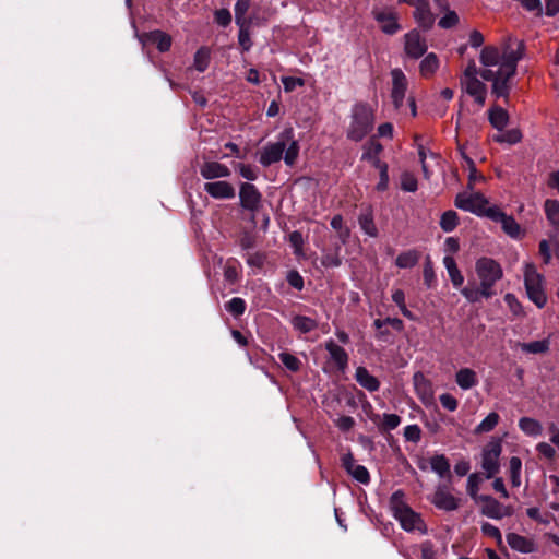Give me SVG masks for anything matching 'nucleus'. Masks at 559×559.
I'll return each mask as SVG.
<instances>
[{"label": "nucleus", "mask_w": 559, "mask_h": 559, "mask_svg": "<svg viewBox=\"0 0 559 559\" xmlns=\"http://www.w3.org/2000/svg\"><path fill=\"white\" fill-rule=\"evenodd\" d=\"M419 549L421 559H437V550L432 542L424 540L419 545Z\"/></svg>", "instance_id": "obj_58"}, {"label": "nucleus", "mask_w": 559, "mask_h": 559, "mask_svg": "<svg viewBox=\"0 0 559 559\" xmlns=\"http://www.w3.org/2000/svg\"><path fill=\"white\" fill-rule=\"evenodd\" d=\"M383 151L382 144L376 140L374 138H371L365 145H364V153L361 155V159H373L377 156H380V154Z\"/></svg>", "instance_id": "obj_42"}, {"label": "nucleus", "mask_w": 559, "mask_h": 559, "mask_svg": "<svg viewBox=\"0 0 559 559\" xmlns=\"http://www.w3.org/2000/svg\"><path fill=\"white\" fill-rule=\"evenodd\" d=\"M508 545L515 551L522 554H531L536 550V544L532 538L520 535L518 533H508L507 536Z\"/></svg>", "instance_id": "obj_20"}, {"label": "nucleus", "mask_w": 559, "mask_h": 559, "mask_svg": "<svg viewBox=\"0 0 559 559\" xmlns=\"http://www.w3.org/2000/svg\"><path fill=\"white\" fill-rule=\"evenodd\" d=\"M440 227L445 233L453 231L460 224V217L453 210H448L440 217Z\"/></svg>", "instance_id": "obj_34"}, {"label": "nucleus", "mask_w": 559, "mask_h": 559, "mask_svg": "<svg viewBox=\"0 0 559 559\" xmlns=\"http://www.w3.org/2000/svg\"><path fill=\"white\" fill-rule=\"evenodd\" d=\"M550 481L554 484L551 493L554 501L550 502V508L555 511H559V476L551 475Z\"/></svg>", "instance_id": "obj_64"}, {"label": "nucleus", "mask_w": 559, "mask_h": 559, "mask_svg": "<svg viewBox=\"0 0 559 559\" xmlns=\"http://www.w3.org/2000/svg\"><path fill=\"white\" fill-rule=\"evenodd\" d=\"M321 264L324 267H337L342 264V257L340 254V247L333 251H326L322 254Z\"/></svg>", "instance_id": "obj_48"}, {"label": "nucleus", "mask_w": 559, "mask_h": 559, "mask_svg": "<svg viewBox=\"0 0 559 559\" xmlns=\"http://www.w3.org/2000/svg\"><path fill=\"white\" fill-rule=\"evenodd\" d=\"M547 219L556 228L559 229V201L547 199L544 204Z\"/></svg>", "instance_id": "obj_35"}, {"label": "nucleus", "mask_w": 559, "mask_h": 559, "mask_svg": "<svg viewBox=\"0 0 559 559\" xmlns=\"http://www.w3.org/2000/svg\"><path fill=\"white\" fill-rule=\"evenodd\" d=\"M200 175L206 180H213L230 176V169L218 162H204L200 166Z\"/></svg>", "instance_id": "obj_19"}, {"label": "nucleus", "mask_w": 559, "mask_h": 559, "mask_svg": "<svg viewBox=\"0 0 559 559\" xmlns=\"http://www.w3.org/2000/svg\"><path fill=\"white\" fill-rule=\"evenodd\" d=\"M476 502L480 506V513L487 518L501 520L514 513L512 506H503L496 498L489 495H481Z\"/></svg>", "instance_id": "obj_9"}, {"label": "nucleus", "mask_w": 559, "mask_h": 559, "mask_svg": "<svg viewBox=\"0 0 559 559\" xmlns=\"http://www.w3.org/2000/svg\"><path fill=\"white\" fill-rule=\"evenodd\" d=\"M519 347L528 354H545L549 350V341H533L530 343H519Z\"/></svg>", "instance_id": "obj_38"}, {"label": "nucleus", "mask_w": 559, "mask_h": 559, "mask_svg": "<svg viewBox=\"0 0 559 559\" xmlns=\"http://www.w3.org/2000/svg\"><path fill=\"white\" fill-rule=\"evenodd\" d=\"M239 199L242 209L254 213L261 206L262 194L254 185L243 182L240 185Z\"/></svg>", "instance_id": "obj_11"}, {"label": "nucleus", "mask_w": 559, "mask_h": 559, "mask_svg": "<svg viewBox=\"0 0 559 559\" xmlns=\"http://www.w3.org/2000/svg\"><path fill=\"white\" fill-rule=\"evenodd\" d=\"M428 49L426 38L414 28L404 35V51L405 55L414 60L421 58Z\"/></svg>", "instance_id": "obj_10"}, {"label": "nucleus", "mask_w": 559, "mask_h": 559, "mask_svg": "<svg viewBox=\"0 0 559 559\" xmlns=\"http://www.w3.org/2000/svg\"><path fill=\"white\" fill-rule=\"evenodd\" d=\"M374 127V110L367 103H357L353 106L350 122L346 131L348 140L360 142Z\"/></svg>", "instance_id": "obj_4"}, {"label": "nucleus", "mask_w": 559, "mask_h": 559, "mask_svg": "<svg viewBox=\"0 0 559 559\" xmlns=\"http://www.w3.org/2000/svg\"><path fill=\"white\" fill-rule=\"evenodd\" d=\"M423 277H424V283L427 285V287L430 288L435 285L436 274H435L432 261L429 255L426 258L425 263H424Z\"/></svg>", "instance_id": "obj_52"}, {"label": "nucleus", "mask_w": 559, "mask_h": 559, "mask_svg": "<svg viewBox=\"0 0 559 559\" xmlns=\"http://www.w3.org/2000/svg\"><path fill=\"white\" fill-rule=\"evenodd\" d=\"M358 223H359L361 230L366 235L373 237V238L378 237L379 231H378V228L374 223L373 211H372L371 206H367L360 212V214L358 216Z\"/></svg>", "instance_id": "obj_24"}, {"label": "nucleus", "mask_w": 559, "mask_h": 559, "mask_svg": "<svg viewBox=\"0 0 559 559\" xmlns=\"http://www.w3.org/2000/svg\"><path fill=\"white\" fill-rule=\"evenodd\" d=\"M292 325L302 334L309 333L318 328V322L306 316L297 314L292 319Z\"/></svg>", "instance_id": "obj_32"}, {"label": "nucleus", "mask_w": 559, "mask_h": 559, "mask_svg": "<svg viewBox=\"0 0 559 559\" xmlns=\"http://www.w3.org/2000/svg\"><path fill=\"white\" fill-rule=\"evenodd\" d=\"M371 14L384 34L394 35L401 29L399 23L400 15L394 7L376 4L372 8Z\"/></svg>", "instance_id": "obj_8"}, {"label": "nucleus", "mask_w": 559, "mask_h": 559, "mask_svg": "<svg viewBox=\"0 0 559 559\" xmlns=\"http://www.w3.org/2000/svg\"><path fill=\"white\" fill-rule=\"evenodd\" d=\"M331 226L333 229L337 231L338 238L341 239L342 243H346L350 236V230L347 226L344 225V219L341 214L333 216V218L331 219Z\"/></svg>", "instance_id": "obj_45"}, {"label": "nucleus", "mask_w": 559, "mask_h": 559, "mask_svg": "<svg viewBox=\"0 0 559 559\" xmlns=\"http://www.w3.org/2000/svg\"><path fill=\"white\" fill-rule=\"evenodd\" d=\"M504 301L506 304L508 305L510 311L519 317V316H523L524 312H523V308H522V305L521 302L518 300V298L515 297L514 294L512 293H508L506 294L504 296Z\"/></svg>", "instance_id": "obj_57"}, {"label": "nucleus", "mask_w": 559, "mask_h": 559, "mask_svg": "<svg viewBox=\"0 0 559 559\" xmlns=\"http://www.w3.org/2000/svg\"><path fill=\"white\" fill-rule=\"evenodd\" d=\"M299 155V144L297 141L293 140L287 148H285V155L283 156L284 162L288 166H293Z\"/></svg>", "instance_id": "obj_56"}, {"label": "nucleus", "mask_w": 559, "mask_h": 559, "mask_svg": "<svg viewBox=\"0 0 559 559\" xmlns=\"http://www.w3.org/2000/svg\"><path fill=\"white\" fill-rule=\"evenodd\" d=\"M521 469H522V461L518 456H512L509 461V477L511 480L512 487L521 486Z\"/></svg>", "instance_id": "obj_39"}, {"label": "nucleus", "mask_w": 559, "mask_h": 559, "mask_svg": "<svg viewBox=\"0 0 559 559\" xmlns=\"http://www.w3.org/2000/svg\"><path fill=\"white\" fill-rule=\"evenodd\" d=\"M481 532L484 535L495 538L499 545L502 543V534L497 526L486 522L481 525Z\"/></svg>", "instance_id": "obj_61"}, {"label": "nucleus", "mask_w": 559, "mask_h": 559, "mask_svg": "<svg viewBox=\"0 0 559 559\" xmlns=\"http://www.w3.org/2000/svg\"><path fill=\"white\" fill-rule=\"evenodd\" d=\"M415 11L413 16L424 31H429L435 24V14L430 10L428 0H416L413 4Z\"/></svg>", "instance_id": "obj_15"}, {"label": "nucleus", "mask_w": 559, "mask_h": 559, "mask_svg": "<svg viewBox=\"0 0 559 559\" xmlns=\"http://www.w3.org/2000/svg\"><path fill=\"white\" fill-rule=\"evenodd\" d=\"M401 188L407 192H415L418 189L417 178L414 174L405 171L401 176Z\"/></svg>", "instance_id": "obj_54"}, {"label": "nucleus", "mask_w": 559, "mask_h": 559, "mask_svg": "<svg viewBox=\"0 0 559 559\" xmlns=\"http://www.w3.org/2000/svg\"><path fill=\"white\" fill-rule=\"evenodd\" d=\"M463 90L474 98L478 106H484L487 96V86L477 78L461 80Z\"/></svg>", "instance_id": "obj_17"}, {"label": "nucleus", "mask_w": 559, "mask_h": 559, "mask_svg": "<svg viewBox=\"0 0 559 559\" xmlns=\"http://www.w3.org/2000/svg\"><path fill=\"white\" fill-rule=\"evenodd\" d=\"M483 481L481 476L478 473H473L468 476L467 479V493L471 496V498L477 502L479 497L481 495H478L479 486Z\"/></svg>", "instance_id": "obj_47"}, {"label": "nucleus", "mask_w": 559, "mask_h": 559, "mask_svg": "<svg viewBox=\"0 0 559 559\" xmlns=\"http://www.w3.org/2000/svg\"><path fill=\"white\" fill-rule=\"evenodd\" d=\"M502 452L501 438H492L481 451V468L486 478L495 477L500 471V455Z\"/></svg>", "instance_id": "obj_7"}, {"label": "nucleus", "mask_w": 559, "mask_h": 559, "mask_svg": "<svg viewBox=\"0 0 559 559\" xmlns=\"http://www.w3.org/2000/svg\"><path fill=\"white\" fill-rule=\"evenodd\" d=\"M211 61V49L206 46H202L197 50L193 57V68L199 72H204Z\"/></svg>", "instance_id": "obj_33"}, {"label": "nucleus", "mask_w": 559, "mask_h": 559, "mask_svg": "<svg viewBox=\"0 0 559 559\" xmlns=\"http://www.w3.org/2000/svg\"><path fill=\"white\" fill-rule=\"evenodd\" d=\"M392 300L397 305L402 314L408 319H414L413 313L408 310L405 304V294L402 289H396L392 294Z\"/></svg>", "instance_id": "obj_53"}, {"label": "nucleus", "mask_w": 559, "mask_h": 559, "mask_svg": "<svg viewBox=\"0 0 559 559\" xmlns=\"http://www.w3.org/2000/svg\"><path fill=\"white\" fill-rule=\"evenodd\" d=\"M226 310L235 318L242 316L246 311V302L240 297H234L226 304Z\"/></svg>", "instance_id": "obj_51"}, {"label": "nucleus", "mask_w": 559, "mask_h": 559, "mask_svg": "<svg viewBox=\"0 0 559 559\" xmlns=\"http://www.w3.org/2000/svg\"><path fill=\"white\" fill-rule=\"evenodd\" d=\"M239 270L240 263L234 258L228 259L224 267L225 280L231 284L236 283L239 280Z\"/></svg>", "instance_id": "obj_43"}, {"label": "nucleus", "mask_w": 559, "mask_h": 559, "mask_svg": "<svg viewBox=\"0 0 559 559\" xmlns=\"http://www.w3.org/2000/svg\"><path fill=\"white\" fill-rule=\"evenodd\" d=\"M401 420V417L396 414H383L381 423L378 424V429L381 433H385L397 428Z\"/></svg>", "instance_id": "obj_44"}, {"label": "nucleus", "mask_w": 559, "mask_h": 559, "mask_svg": "<svg viewBox=\"0 0 559 559\" xmlns=\"http://www.w3.org/2000/svg\"><path fill=\"white\" fill-rule=\"evenodd\" d=\"M280 359L285 368L292 372H298L301 369L302 364L300 359L290 353H281Z\"/></svg>", "instance_id": "obj_49"}, {"label": "nucleus", "mask_w": 559, "mask_h": 559, "mask_svg": "<svg viewBox=\"0 0 559 559\" xmlns=\"http://www.w3.org/2000/svg\"><path fill=\"white\" fill-rule=\"evenodd\" d=\"M499 421H500L499 414L496 412H491L487 415V417L479 425L476 426L474 433L481 435V433L490 432L496 428V426L499 424Z\"/></svg>", "instance_id": "obj_36"}, {"label": "nucleus", "mask_w": 559, "mask_h": 559, "mask_svg": "<svg viewBox=\"0 0 559 559\" xmlns=\"http://www.w3.org/2000/svg\"><path fill=\"white\" fill-rule=\"evenodd\" d=\"M251 0H237L235 4V20L236 24L251 22L246 17V14L250 8Z\"/></svg>", "instance_id": "obj_50"}, {"label": "nucleus", "mask_w": 559, "mask_h": 559, "mask_svg": "<svg viewBox=\"0 0 559 559\" xmlns=\"http://www.w3.org/2000/svg\"><path fill=\"white\" fill-rule=\"evenodd\" d=\"M523 134L520 129H510L501 134L493 136V141L497 143H508L510 145L518 144L522 141Z\"/></svg>", "instance_id": "obj_37"}, {"label": "nucleus", "mask_w": 559, "mask_h": 559, "mask_svg": "<svg viewBox=\"0 0 559 559\" xmlns=\"http://www.w3.org/2000/svg\"><path fill=\"white\" fill-rule=\"evenodd\" d=\"M390 510L394 519L406 532L417 531L420 534H427V525L420 513L414 511L406 502L405 493L396 490L390 497Z\"/></svg>", "instance_id": "obj_3"}, {"label": "nucleus", "mask_w": 559, "mask_h": 559, "mask_svg": "<svg viewBox=\"0 0 559 559\" xmlns=\"http://www.w3.org/2000/svg\"><path fill=\"white\" fill-rule=\"evenodd\" d=\"M430 466L433 472L443 477L450 473L449 460L443 454H436L430 459Z\"/></svg>", "instance_id": "obj_40"}, {"label": "nucleus", "mask_w": 559, "mask_h": 559, "mask_svg": "<svg viewBox=\"0 0 559 559\" xmlns=\"http://www.w3.org/2000/svg\"><path fill=\"white\" fill-rule=\"evenodd\" d=\"M414 386L417 396L423 403H428L433 399V388L429 379H427L421 372H416L413 377Z\"/></svg>", "instance_id": "obj_22"}, {"label": "nucleus", "mask_w": 559, "mask_h": 559, "mask_svg": "<svg viewBox=\"0 0 559 559\" xmlns=\"http://www.w3.org/2000/svg\"><path fill=\"white\" fill-rule=\"evenodd\" d=\"M454 205L457 209L487 218L490 211L496 210L497 207V205H489L488 199L480 192H475L471 194H467L465 192L457 193L454 199Z\"/></svg>", "instance_id": "obj_6"}, {"label": "nucleus", "mask_w": 559, "mask_h": 559, "mask_svg": "<svg viewBox=\"0 0 559 559\" xmlns=\"http://www.w3.org/2000/svg\"><path fill=\"white\" fill-rule=\"evenodd\" d=\"M515 48L509 43L502 51V62L497 71L485 69L480 76L485 81H492V94L504 98L508 103L512 88L511 80L516 74L518 62L523 58L525 45L522 40H515Z\"/></svg>", "instance_id": "obj_1"}, {"label": "nucleus", "mask_w": 559, "mask_h": 559, "mask_svg": "<svg viewBox=\"0 0 559 559\" xmlns=\"http://www.w3.org/2000/svg\"><path fill=\"white\" fill-rule=\"evenodd\" d=\"M286 143L284 141L269 143L261 152L259 159L261 165L269 167L272 164L280 162L283 158Z\"/></svg>", "instance_id": "obj_18"}, {"label": "nucleus", "mask_w": 559, "mask_h": 559, "mask_svg": "<svg viewBox=\"0 0 559 559\" xmlns=\"http://www.w3.org/2000/svg\"><path fill=\"white\" fill-rule=\"evenodd\" d=\"M325 349L329 352L331 360L338 371H345L348 366V354L346 350L337 345L333 340L325 343Z\"/></svg>", "instance_id": "obj_21"}, {"label": "nucleus", "mask_w": 559, "mask_h": 559, "mask_svg": "<svg viewBox=\"0 0 559 559\" xmlns=\"http://www.w3.org/2000/svg\"><path fill=\"white\" fill-rule=\"evenodd\" d=\"M480 62L486 67L501 64L502 52L493 46H486L480 52Z\"/></svg>", "instance_id": "obj_31"}, {"label": "nucleus", "mask_w": 559, "mask_h": 559, "mask_svg": "<svg viewBox=\"0 0 559 559\" xmlns=\"http://www.w3.org/2000/svg\"><path fill=\"white\" fill-rule=\"evenodd\" d=\"M421 253L416 249H411L404 252H401L396 260L395 265L400 269H409L415 266L420 260Z\"/></svg>", "instance_id": "obj_30"}, {"label": "nucleus", "mask_w": 559, "mask_h": 559, "mask_svg": "<svg viewBox=\"0 0 559 559\" xmlns=\"http://www.w3.org/2000/svg\"><path fill=\"white\" fill-rule=\"evenodd\" d=\"M509 118L508 111L500 106H492L488 110V120L490 124L499 131H502L507 127Z\"/></svg>", "instance_id": "obj_26"}, {"label": "nucleus", "mask_w": 559, "mask_h": 559, "mask_svg": "<svg viewBox=\"0 0 559 559\" xmlns=\"http://www.w3.org/2000/svg\"><path fill=\"white\" fill-rule=\"evenodd\" d=\"M355 379L364 389L369 392H376L380 389V381L364 366L356 368Z\"/></svg>", "instance_id": "obj_23"}, {"label": "nucleus", "mask_w": 559, "mask_h": 559, "mask_svg": "<svg viewBox=\"0 0 559 559\" xmlns=\"http://www.w3.org/2000/svg\"><path fill=\"white\" fill-rule=\"evenodd\" d=\"M475 273L478 284L469 282L461 289V294L472 304L492 298L497 294L496 284L503 278L501 264L489 257H481L476 260Z\"/></svg>", "instance_id": "obj_2"}, {"label": "nucleus", "mask_w": 559, "mask_h": 559, "mask_svg": "<svg viewBox=\"0 0 559 559\" xmlns=\"http://www.w3.org/2000/svg\"><path fill=\"white\" fill-rule=\"evenodd\" d=\"M404 437L407 441L416 443L421 438V429L418 425H408L404 428Z\"/></svg>", "instance_id": "obj_62"}, {"label": "nucleus", "mask_w": 559, "mask_h": 559, "mask_svg": "<svg viewBox=\"0 0 559 559\" xmlns=\"http://www.w3.org/2000/svg\"><path fill=\"white\" fill-rule=\"evenodd\" d=\"M430 501L437 509L448 512L454 511L460 507V499L454 497L447 487H438Z\"/></svg>", "instance_id": "obj_14"}, {"label": "nucleus", "mask_w": 559, "mask_h": 559, "mask_svg": "<svg viewBox=\"0 0 559 559\" xmlns=\"http://www.w3.org/2000/svg\"><path fill=\"white\" fill-rule=\"evenodd\" d=\"M520 429L528 436H538L542 433V425L534 418L522 417L519 420Z\"/></svg>", "instance_id": "obj_41"}, {"label": "nucleus", "mask_w": 559, "mask_h": 559, "mask_svg": "<svg viewBox=\"0 0 559 559\" xmlns=\"http://www.w3.org/2000/svg\"><path fill=\"white\" fill-rule=\"evenodd\" d=\"M392 90L391 98L395 109H400L403 105L405 94L407 91V79L401 69H393L391 71Z\"/></svg>", "instance_id": "obj_13"}, {"label": "nucleus", "mask_w": 559, "mask_h": 559, "mask_svg": "<svg viewBox=\"0 0 559 559\" xmlns=\"http://www.w3.org/2000/svg\"><path fill=\"white\" fill-rule=\"evenodd\" d=\"M455 382L463 390H469L477 385V373L471 368H461L455 374Z\"/></svg>", "instance_id": "obj_27"}, {"label": "nucleus", "mask_w": 559, "mask_h": 559, "mask_svg": "<svg viewBox=\"0 0 559 559\" xmlns=\"http://www.w3.org/2000/svg\"><path fill=\"white\" fill-rule=\"evenodd\" d=\"M440 62L436 53L430 52L425 56L419 64V73L424 79H430L439 69Z\"/></svg>", "instance_id": "obj_28"}, {"label": "nucleus", "mask_w": 559, "mask_h": 559, "mask_svg": "<svg viewBox=\"0 0 559 559\" xmlns=\"http://www.w3.org/2000/svg\"><path fill=\"white\" fill-rule=\"evenodd\" d=\"M439 400L442 407L450 412H454L459 406L456 397H454L452 394L443 393L440 395Z\"/></svg>", "instance_id": "obj_63"}, {"label": "nucleus", "mask_w": 559, "mask_h": 559, "mask_svg": "<svg viewBox=\"0 0 559 559\" xmlns=\"http://www.w3.org/2000/svg\"><path fill=\"white\" fill-rule=\"evenodd\" d=\"M352 477H354L357 481L361 483V484H368L370 481V475H369V472L368 469L362 466V465H358L354 467L353 471H350V474H349Z\"/></svg>", "instance_id": "obj_59"}, {"label": "nucleus", "mask_w": 559, "mask_h": 559, "mask_svg": "<svg viewBox=\"0 0 559 559\" xmlns=\"http://www.w3.org/2000/svg\"><path fill=\"white\" fill-rule=\"evenodd\" d=\"M524 285L527 296L538 308H544L547 304L545 292V277L537 272L533 263H528L524 269Z\"/></svg>", "instance_id": "obj_5"}, {"label": "nucleus", "mask_w": 559, "mask_h": 559, "mask_svg": "<svg viewBox=\"0 0 559 559\" xmlns=\"http://www.w3.org/2000/svg\"><path fill=\"white\" fill-rule=\"evenodd\" d=\"M204 191L216 200H229L236 195L235 187L225 180L209 181L204 185Z\"/></svg>", "instance_id": "obj_16"}, {"label": "nucleus", "mask_w": 559, "mask_h": 559, "mask_svg": "<svg viewBox=\"0 0 559 559\" xmlns=\"http://www.w3.org/2000/svg\"><path fill=\"white\" fill-rule=\"evenodd\" d=\"M488 218L492 222L500 223L503 231L512 237L518 238L521 235V226L514 219L513 216L504 213L499 206L496 210H491L488 214Z\"/></svg>", "instance_id": "obj_12"}, {"label": "nucleus", "mask_w": 559, "mask_h": 559, "mask_svg": "<svg viewBox=\"0 0 559 559\" xmlns=\"http://www.w3.org/2000/svg\"><path fill=\"white\" fill-rule=\"evenodd\" d=\"M239 26L238 41L242 51H249L252 41L250 37L251 22L237 24Z\"/></svg>", "instance_id": "obj_46"}, {"label": "nucleus", "mask_w": 559, "mask_h": 559, "mask_svg": "<svg viewBox=\"0 0 559 559\" xmlns=\"http://www.w3.org/2000/svg\"><path fill=\"white\" fill-rule=\"evenodd\" d=\"M144 36H145L146 40L148 43L155 45L160 52H166L171 47V44H173L171 36L163 31H159V29L152 31V32L146 33Z\"/></svg>", "instance_id": "obj_25"}, {"label": "nucleus", "mask_w": 559, "mask_h": 559, "mask_svg": "<svg viewBox=\"0 0 559 559\" xmlns=\"http://www.w3.org/2000/svg\"><path fill=\"white\" fill-rule=\"evenodd\" d=\"M443 264L449 273L450 280L455 288H461L464 283V276L457 267V264L453 257L445 255Z\"/></svg>", "instance_id": "obj_29"}, {"label": "nucleus", "mask_w": 559, "mask_h": 559, "mask_svg": "<svg viewBox=\"0 0 559 559\" xmlns=\"http://www.w3.org/2000/svg\"><path fill=\"white\" fill-rule=\"evenodd\" d=\"M467 163H468V166H469V174H468V182H467V188L473 190L474 189V186L477 183V182H481L485 180V177L481 173H479L475 166V163L473 159L471 158H467Z\"/></svg>", "instance_id": "obj_55"}, {"label": "nucleus", "mask_w": 559, "mask_h": 559, "mask_svg": "<svg viewBox=\"0 0 559 559\" xmlns=\"http://www.w3.org/2000/svg\"><path fill=\"white\" fill-rule=\"evenodd\" d=\"M459 23V15L454 11H447V14L440 19L438 25L441 28H451L454 27Z\"/></svg>", "instance_id": "obj_60"}]
</instances>
